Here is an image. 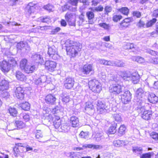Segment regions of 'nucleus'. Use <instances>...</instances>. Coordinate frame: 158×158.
I'll return each instance as SVG.
<instances>
[{"label": "nucleus", "instance_id": "f257e3e1", "mask_svg": "<svg viewBox=\"0 0 158 158\" xmlns=\"http://www.w3.org/2000/svg\"><path fill=\"white\" fill-rule=\"evenodd\" d=\"M65 44L67 54L73 57L75 56L81 50L79 44L76 42H73L72 41L68 40Z\"/></svg>", "mask_w": 158, "mask_h": 158}, {"label": "nucleus", "instance_id": "f03ea898", "mask_svg": "<svg viewBox=\"0 0 158 158\" xmlns=\"http://www.w3.org/2000/svg\"><path fill=\"white\" fill-rule=\"evenodd\" d=\"M109 82L112 84L109 87V92L114 94H118L122 92L121 86L118 84H114V82H117L118 80L115 76L113 75L109 80Z\"/></svg>", "mask_w": 158, "mask_h": 158}, {"label": "nucleus", "instance_id": "7ed1b4c3", "mask_svg": "<svg viewBox=\"0 0 158 158\" xmlns=\"http://www.w3.org/2000/svg\"><path fill=\"white\" fill-rule=\"evenodd\" d=\"M89 89L93 92L99 93L102 90V87L98 81L95 79L92 80L89 82Z\"/></svg>", "mask_w": 158, "mask_h": 158}, {"label": "nucleus", "instance_id": "20e7f679", "mask_svg": "<svg viewBox=\"0 0 158 158\" xmlns=\"http://www.w3.org/2000/svg\"><path fill=\"white\" fill-rule=\"evenodd\" d=\"M95 103L98 106V108L99 109L100 113L101 114L106 113L109 109V106L103 100H98L96 101Z\"/></svg>", "mask_w": 158, "mask_h": 158}, {"label": "nucleus", "instance_id": "39448f33", "mask_svg": "<svg viewBox=\"0 0 158 158\" xmlns=\"http://www.w3.org/2000/svg\"><path fill=\"white\" fill-rule=\"evenodd\" d=\"M146 94L144 90L141 88H138L136 91L134 98L135 102L140 103L141 102H143L142 99L144 97Z\"/></svg>", "mask_w": 158, "mask_h": 158}, {"label": "nucleus", "instance_id": "423d86ee", "mask_svg": "<svg viewBox=\"0 0 158 158\" xmlns=\"http://www.w3.org/2000/svg\"><path fill=\"white\" fill-rule=\"evenodd\" d=\"M75 80L74 78L68 77L65 78L64 81V87L67 89H71L74 86Z\"/></svg>", "mask_w": 158, "mask_h": 158}, {"label": "nucleus", "instance_id": "0eeeda50", "mask_svg": "<svg viewBox=\"0 0 158 158\" xmlns=\"http://www.w3.org/2000/svg\"><path fill=\"white\" fill-rule=\"evenodd\" d=\"M131 98V94L130 91L128 90H125L123 94H122V102L124 104H128L130 102Z\"/></svg>", "mask_w": 158, "mask_h": 158}, {"label": "nucleus", "instance_id": "6e6552de", "mask_svg": "<svg viewBox=\"0 0 158 158\" xmlns=\"http://www.w3.org/2000/svg\"><path fill=\"white\" fill-rule=\"evenodd\" d=\"M74 16V14L71 12H67L65 15L64 16L65 19L68 22L69 25L70 26H75V19Z\"/></svg>", "mask_w": 158, "mask_h": 158}, {"label": "nucleus", "instance_id": "1a4fd4ad", "mask_svg": "<svg viewBox=\"0 0 158 158\" xmlns=\"http://www.w3.org/2000/svg\"><path fill=\"white\" fill-rule=\"evenodd\" d=\"M48 54L50 58L54 60L57 59L58 57L56 49L54 46L48 47Z\"/></svg>", "mask_w": 158, "mask_h": 158}, {"label": "nucleus", "instance_id": "9d476101", "mask_svg": "<svg viewBox=\"0 0 158 158\" xmlns=\"http://www.w3.org/2000/svg\"><path fill=\"white\" fill-rule=\"evenodd\" d=\"M24 88L21 86L16 88L14 95L18 99L23 100L24 97Z\"/></svg>", "mask_w": 158, "mask_h": 158}, {"label": "nucleus", "instance_id": "9b49d317", "mask_svg": "<svg viewBox=\"0 0 158 158\" xmlns=\"http://www.w3.org/2000/svg\"><path fill=\"white\" fill-rule=\"evenodd\" d=\"M34 2H30L25 7V11L28 15H30L34 12L36 5V4Z\"/></svg>", "mask_w": 158, "mask_h": 158}, {"label": "nucleus", "instance_id": "f8f14e48", "mask_svg": "<svg viewBox=\"0 0 158 158\" xmlns=\"http://www.w3.org/2000/svg\"><path fill=\"white\" fill-rule=\"evenodd\" d=\"M94 68L91 64H88L84 65L82 69V72L83 74L88 75L92 74L94 72Z\"/></svg>", "mask_w": 158, "mask_h": 158}, {"label": "nucleus", "instance_id": "ddd939ff", "mask_svg": "<svg viewBox=\"0 0 158 158\" xmlns=\"http://www.w3.org/2000/svg\"><path fill=\"white\" fill-rule=\"evenodd\" d=\"M45 65L46 69L49 71L53 72L56 67V63L54 61L48 60L46 61Z\"/></svg>", "mask_w": 158, "mask_h": 158}, {"label": "nucleus", "instance_id": "4468645a", "mask_svg": "<svg viewBox=\"0 0 158 158\" xmlns=\"http://www.w3.org/2000/svg\"><path fill=\"white\" fill-rule=\"evenodd\" d=\"M31 58L32 61L35 63L42 64L44 62L43 57L38 53L33 54Z\"/></svg>", "mask_w": 158, "mask_h": 158}, {"label": "nucleus", "instance_id": "2eb2a0df", "mask_svg": "<svg viewBox=\"0 0 158 158\" xmlns=\"http://www.w3.org/2000/svg\"><path fill=\"white\" fill-rule=\"evenodd\" d=\"M56 98L54 95L48 94L45 97V101L48 104L54 105L56 103Z\"/></svg>", "mask_w": 158, "mask_h": 158}, {"label": "nucleus", "instance_id": "dca6fc26", "mask_svg": "<svg viewBox=\"0 0 158 158\" xmlns=\"http://www.w3.org/2000/svg\"><path fill=\"white\" fill-rule=\"evenodd\" d=\"M137 105L136 108V109L137 111L139 113H141V114L144 112L146 110V106L148 104L146 103L143 102H141L140 103L136 102Z\"/></svg>", "mask_w": 158, "mask_h": 158}, {"label": "nucleus", "instance_id": "f3484780", "mask_svg": "<svg viewBox=\"0 0 158 158\" xmlns=\"http://www.w3.org/2000/svg\"><path fill=\"white\" fill-rule=\"evenodd\" d=\"M1 69L4 73H8L10 69L11 65L7 61L3 60L0 63Z\"/></svg>", "mask_w": 158, "mask_h": 158}, {"label": "nucleus", "instance_id": "a211bd4d", "mask_svg": "<svg viewBox=\"0 0 158 158\" xmlns=\"http://www.w3.org/2000/svg\"><path fill=\"white\" fill-rule=\"evenodd\" d=\"M17 48L19 50L23 51H29L30 49V46L25 41H21L17 44Z\"/></svg>", "mask_w": 158, "mask_h": 158}, {"label": "nucleus", "instance_id": "6ab92c4d", "mask_svg": "<svg viewBox=\"0 0 158 158\" xmlns=\"http://www.w3.org/2000/svg\"><path fill=\"white\" fill-rule=\"evenodd\" d=\"M140 77L138 72H135L131 74L130 80L132 81L133 84H136L139 82Z\"/></svg>", "mask_w": 158, "mask_h": 158}, {"label": "nucleus", "instance_id": "aec40b11", "mask_svg": "<svg viewBox=\"0 0 158 158\" xmlns=\"http://www.w3.org/2000/svg\"><path fill=\"white\" fill-rule=\"evenodd\" d=\"M148 100L152 103H156L158 102V97L153 93H149L148 96Z\"/></svg>", "mask_w": 158, "mask_h": 158}, {"label": "nucleus", "instance_id": "412c9836", "mask_svg": "<svg viewBox=\"0 0 158 158\" xmlns=\"http://www.w3.org/2000/svg\"><path fill=\"white\" fill-rule=\"evenodd\" d=\"M9 82L5 79L2 80L0 82V90L3 91L9 88Z\"/></svg>", "mask_w": 158, "mask_h": 158}, {"label": "nucleus", "instance_id": "4be33fe9", "mask_svg": "<svg viewBox=\"0 0 158 158\" xmlns=\"http://www.w3.org/2000/svg\"><path fill=\"white\" fill-rule=\"evenodd\" d=\"M70 123L73 127H80L79 120L78 118L75 116H72L70 118Z\"/></svg>", "mask_w": 158, "mask_h": 158}, {"label": "nucleus", "instance_id": "5701e85b", "mask_svg": "<svg viewBox=\"0 0 158 158\" xmlns=\"http://www.w3.org/2000/svg\"><path fill=\"white\" fill-rule=\"evenodd\" d=\"M53 123L55 128L56 129H58L61 124V120L60 117L58 116H54Z\"/></svg>", "mask_w": 158, "mask_h": 158}, {"label": "nucleus", "instance_id": "b1692460", "mask_svg": "<svg viewBox=\"0 0 158 158\" xmlns=\"http://www.w3.org/2000/svg\"><path fill=\"white\" fill-rule=\"evenodd\" d=\"M86 15L89 20V23L92 24L94 23V15L93 12L91 11H88L86 13Z\"/></svg>", "mask_w": 158, "mask_h": 158}, {"label": "nucleus", "instance_id": "393cba45", "mask_svg": "<svg viewBox=\"0 0 158 158\" xmlns=\"http://www.w3.org/2000/svg\"><path fill=\"white\" fill-rule=\"evenodd\" d=\"M127 141L121 140H114L113 142V145L115 147H120L125 146L127 144Z\"/></svg>", "mask_w": 158, "mask_h": 158}, {"label": "nucleus", "instance_id": "a878e982", "mask_svg": "<svg viewBox=\"0 0 158 158\" xmlns=\"http://www.w3.org/2000/svg\"><path fill=\"white\" fill-rule=\"evenodd\" d=\"M152 116V112L148 110H146L144 112H143L141 114L142 118L145 120H148L151 118V117Z\"/></svg>", "mask_w": 158, "mask_h": 158}, {"label": "nucleus", "instance_id": "bb28decb", "mask_svg": "<svg viewBox=\"0 0 158 158\" xmlns=\"http://www.w3.org/2000/svg\"><path fill=\"white\" fill-rule=\"evenodd\" d=\"M120 75L124 80L127 81L130 80L131 77V74L129 72H127L125 71H121L119 72Z\"/></svg>", "mask_w": 158, "mask_h": 158}, {"label": "nucleus", "instance_id": "cd10ccee", "mask_svg": "<svg viewBox=\"0 0 158 158\" xmlns=\"http://www.w3.org/2000/svg\"><path fill=\"white\" fill-rule=\"evenodd\" d=\"M36 67L35 65H31L29 64L27 65L25 68L24 69L25 72L27 73H32L35 69Z\"/></svg>", "mask_w": 158, "mask_h": 158}, {"label": "nucleus", "instance_id": "c85d7f7f", "mask_svg": "<svg viewBox=\"0 0 158 158\" xmlns=\"http://www.w3.org/2000/svg\"><path fill=\"white\" fill-rule=\"evenodd\" d=\"M15 76L17 79L21 81H24L25 78V76L19 71H17L16 72Z\"/></svg>", "mask_w": 158, "mask_h": 158}, {"label": "nucleus", "instance_id": "c756f323", "mask_svg": "<svg viewBox=\"0 0 158 158\" xmlns=\"http://www.w3.org/2000/svg\"><path fill=\"white\" fill-rule=\"evenodd\" d=\"M117 125V123H115L112 125L107 130V133L109 134H113L115 133L116 131V128Z\"/></svg>", "mask_w": 158, "mask_h": 158}, {"label": "nucleus", "instance_id": "7c9ffc66", "mask_svg": "<svg viewBox=\"0 0 158 158\" xmlns=\"http://www.w3.org/2000/svg\"><path fill=\"white\" fill-rule=\"evenodd\" d=\"M8 111L11 116L13 117H16L17 116L18 111L15 108L10 107L8 109Z\"/></svg>", "mask_w": 158, "mask_h": 158}, {"label": "nucleus", "instance_id": "2f4dec72", "mask_svg": "<svg viewBox=\"0 0 158 158\" xmlns=\"http://www.w3.org/2000/svg\"><path fill=\"white\" fill-rule=\"evenodd\" d=\"M126 129V127L124 125H121L118 130V135L121 136L124 135L125 133Z\"/></svg>", "mask_w": 158, "mask_h": 158}, {"label": "nucleus", "instance_id": "473e14b6", "mask_svg": "<svg viewBox=\"0 0 158 158\" xmlns=\"http://www.w3.org/2000/svg\"><path fill=\"white\" fill-rule=\"evenodd\" d=\"M28 65L27 60L26 59H22L20 62V66L22 70H23L27 65Z\"/></svg>", "mask_w": 158, "mask_h": 158}, {"label": "nucleus", "instance_id": "72a5a7b5", "mask_svg": "<svg viewBox=\"0 0 158 158\" xmlns=\"http://www.w3.org/2000/svg\"><path fill=\"white\" fill-rule=\"evenodd\" d=\"M15 124L19 129L25 127V124L22 121H15Z\"/></svg>", "mask_w": 158, "mask_h": 158}, {"label": "nucleus", "instance_id": "f704fd0d", "mask_svg": "<svg viewBox=\"0 0 158 158\" xmlns=\"http://www.w3.org/2000/svg\"><path fill=\"white\" fill-rule=\"evenodd\" d=\"M44 8L50 12L53 11L54 10V6L51 4H48L44 6Z\"/></svg>", "mask_w": 158, "mask_h": 158}, {"label": "nucleus", "instance_id": "c9c22d12", "mask_svg": "<svg viewBox=\"0 0 158 158\" xmlns=\"http://www.w3.org/2000/svg\"><path fill=\"white\" fill-rule=\"evenodd\" d=\"M132 59L133 60L137 61L139 63H142L144 62V59L140 56H133L132 57Z\"/></svg>", "mask_w": 158, "mask_h": 158}, {"label": "nucleus", "instance_id": "e433bc0d", "mask_svg": "<svg viewBox=\"0 0 158 158\" xmlns=\"http://www.w3.org/2000/svg\"><path fill=\"white\" fill-rule=\"evenodd\" d=\"M21 107L25 110L28 111L30 108V104L27 102L23 103L21 105Z\"/></svg>", "mask_w": 158, "mask_h": 158}, {"label": "nucleus", "instance_id": "4c0bfd02", "mask_svg": "<svg viewBox=\"0 0 158 158\" xmlns=\"http://www.w3.org/2000/svg\"><path fill=\"white\" fill-rule=\"evenodd\" d=\"M61 128L62 130V131L66 132H67L70 129V127L67 123H65L62 125Z\"/></svg>", "mask_w": 158, "mask_h": 158}, {"label": "nucleus", "instance_id": "58836bf2", "mask_svg": "<svg viewBox=\"0 0 158 158\" xmlns=\"http://www.w3.org/2000/svg\"><path fill=\"white\" fill-rule=\"evenodd\" d=\"M94 109V107L92 104L89 102L86 103V105L85 108V110L89 111H92Z\"/></svg>", "mask_w": 158, "mask_h": 158}, {"label": "nucleus", "instance_id": "ea45409f", "mask_svg": "<svg viewBox=\"0 0 158 158\" xmlns=\"http://www.w3.org/2000/svg\"><path fill=\"white\" fill-rule=\"evenodd\" d=\"M153 154V152H149L143 153L140 156V158H151Z\"/></svg>", "mask_w": 158, "mask_h": 158}, {"label": "nucleus", "instance_id": "a19ab883", "mask_svg": "<svg viewBox=\"0 0 158 158\" xmlns=\"http://www.w3.org/2000/svg\"><path fill=\"white\" fill-rule=\"evenodd\" d=\"M119 11L125 15H127L129 12V10L127 7H123L119 9Z\"/></svg>", "mask_w": 158, "mask_h": 158}, {"label": "nucleus", "instance_id": "79ce46f5", "mask_svg": "<svg viewBox=\"0 0 158 158\" xmlns=\"http://www.w3.org/2000/svg\"><path fill=\"white\" fill-rule=\"evenodd\" d=\"M129 25L126 23L125 21L123 20L121 23H120V25L119 26V28L121 29H124L127 27Z\"/></svg>", "mask_w": 158, "mask_h": 158}, {"label": "nucleus", "instance_id": "37998d69", "mask_svg": "<svg viewBox=\"0 0 158 158\" xmlns=\"http://www.w3.org/2000/svg\"><path fill=\"white\" fill-rule=\"evenodd\" d=\"M113 118L117 122H120L122 121L121 116L119 114L115 113L113 115Z\"/></svg>", "mask_w": 158, "mask_h": 158}, {"label": "nucleus", "instance_id": "c03bdc74", "mask_svg": "<svg viewBox=\"0 0 158 158\" xmlns=\"http://www.w3.org/2000/svg\"><path fill=\"white\" fill-rule=\"evenodd\" d=\"M125 66V63L119 60H115V66L119 67H123Z\"/></svg>", "mask_w": 158, "mask_h": 158}, {"label": "nucleus", "instance_id": "a18cd8bd", "mask_svg": "<svg viewBox=\"0 0 158 158\" xmlns=\"http://www.w3.org/2000/svg\"><path fill=\"white\" fill-rule=\"evenodd\" d=\"M8 62L12 66H15L17 64L16 61L13 58H10L8 60Z\"/></svg>", "mask_w": 158, "mask_h": 158}, {"label": "nucleus", "instance_id": "49530a36", "mask_svg": "<svg viewBox=\"0 0 158 158\" xmlns=\"http://www.w3.org/2000/svg\"><path fill=\"white\" fill-rule=\"evenodd\" d=\"M100 27L104 28L105 29L109 30L110 28L109 24H106V23H100L99 24Z\"/></svg>", "mask_w": 158, "mask_h": 158}, {"label": "nucleus", "instance_id": "de8ad7c7", "mask_svg": "<svg viewBox=\"0 0 158 158\" xmlns=\"http://www.w3.org/2000/svg\"><path fill=\"white\" fill-rule=\"evenodd\" d=\"M79 136L82 138L87 139L89 137L88 132H84L81 131L79 134Z\"/></svg>", "mask_w": 158, "mask_h": 158}, {"label": "nucleus", "instance_id": "09e8293b", "mask_svg": "<svg viewBox=\"0 0 158 158\" xmlns=\"http://www.w3.org/2000/svg\"><path fill=\"white\" fill-rule=\"evenodd\" d=\"M41 80V81L43 84L47 83L48 84L49 83L48 81L47 80V77L46 75H42L40 76L39 77Z\"/></svg>", "mask_w": 158, "mask_h": 158}, {"label": "nucleus", "instance_id": "8fccbe9b", "mask_svg": "<svg viewBox=\"0 0 158 158\" xmlns=\"http://www.w3.org/2000/svg\"><path fill=\"white\" fill-rule=\"evenodd\" d=\"M36 132L35 134V137L36 139H40L43 137V135L41 132L40 130H36Z\"/></svg>", "mask_w": 158, "mask_h": 158}, {"label": "nucleus", "instance_id": "3c124183", "mask_svg": "<svg viewBox=\"0 0 158 158\" xmlns=\"http://www.w3.org/2000/svg\"><path fill=\"white\" fill-rule=\"evenodd\" d=\"M156 21V19L155 18H153L152 20H150L146 23V26L147 27H149L152 26Z\"/></svg>", "mask_w": 158, "mask_h": 158}, {"label": "nucleus", "instance_id": "603ef678", "mask_svg": "<svg viewBox=\"0 0 158 158\" xmlns=\"http://www.w3.org/2000/svg\"><path fill=\"white\" fill-rule=\"evenodd\" d=\"M95 138V140L97 142H99L103 138L102 135V133H97L96 135Z\"/></svg>", "mask_w": 158, "mask_h": 158}, {"label": "nucleus", "instance_id": "864d4df0", "mask_svg": "<svg viewBox=\"0 0 158 158\" xmlns=\"http://www.w3.org/2000/svg\"><path fill=\"white\" fill-rule=\"evenodd\" d=\"M14 155L15 157H17L18 155L20 153L19 148L17 146H15L14 148Z\"/></svg>", "mask_w": 158, "mask_h": 158}, {"label": "nucleus", "instance_id": "5fc2aeb1", "mask_svg": "<svg viewBox=\"0 0 158 158\" xmlns=\"http://www.w3.org/2000/svg\"><path fill=\"white\" fill-rule=\"evenodd\" d=\"M122 18V16L119 15H115L113 16V21L115 22L120 20Z\"/></svg>", "mask_w": 158, "mask_h": 158}, {"label": "nucleus", "instance_id": "6e6d98bb", "mask_svg": "<svg viewBox=\"0 0 158 158\" xmlns=\"http://www.w3.org/2000/svg\"><path fill=\"white\" fill-rule=\"evenodd\" d=\"M112 10V7L109 6H106L104 8L105 14H108V13L111 12Z\"/></svg>", "mask_w": 158, "mask_h": 158}, {"label": "nucleus", "instance_id": "4d7b16f0", "mask_svg": "<svg viewBox=\"0 0 158 158\" xmlns=\"http://www.w3.org/2000/svg\"><path fill=\"white\" fill-rule=\"evenodd\" d=\"M60 107L58 106H56L54 108L52 109V112L53 114H56L60 112Z\"/></svg>", "mask_w": 158, "mask_h": 158}, {"label": "nucleus", "instance_id": "13d9d810", "mask_svg": "<svg viewBox=\"0 0 158 158\" xmlns=\"http://www.w3.org/2000/svg\"><path fill=\"white\" fill-rule=\"evenodd\" d=\"M61 29L59 27H57L55 29H53L51 31V35H55L60 31Z\"/></svg>", "mask_w": 158, "mask_h": 158}, {"label": "nucleus", "instance_id": "bf43d9fd", "mask_svg": "<svg viewBox=\"0 0 158 158\" xmlns=\"http://www.w3.org/2000/svg\"><path fill=\"white\" fill-rule=\"evenodd\" d=\"M20 115L22 116L23 119L26 122L28 121L30 119L29 115L27 114H21Z\"/></svg>", "mask_w": 158, "mask_h": 158}, {"label": "nucleus", "instance_id": "052dcab7", "mask_svg": "<svg viewBox=\"0 0 158 158\" xmlns=\"http://www.w3.org/2000/svg\"><path fill=\"white\" fill-rule=\"evenodd\" d=\"M146 52L154 56H156L157 53V52H156L151 50L150 49H148L147 50Z\"/></svg>", "mask_w": 158, "mask_h": 158}, {"label": "nucleus", "instance_id": "680f3d73", "mask_svg": "<svg viewBox=\"0 0 158 158\" xmlns=\"http://www.w3.org/2000/svg\"><path fill=\"white\" fill-rule=\"evenodd\" d=\"M151 136L153 139L155 140L158 139V134L154 132H152L151 134Z\"/></svg>", "mask_w": 158, "mask_h": 158}, {"label": "nucleus", "instance_id": "e2e57ef3", "mask_svg": "<svg viewBox=\"0 0 158 158\" xmlns=\"http://www.w3.org/2000/svg\"><path fill=\"white\" fill-rule=\"evenodd\" d=\"M133 15L137 18H139L141 16V13L139 11H135L133 12Z\"/></svg>", "mask_w": 158, "mask_h": 158}, {"label": "nucleus", "instance_id": "0e129e2a", "mask_svg": "<svg viewBox=\"0 0 158 158\" xmlns=\"http://www.w3.org/2000/svg\"><path fill=\"white\" fill-rule=\"evenodd\" d=\"M63 102L65 103L68 102L69 101V97L68 95H63L62 97Z\"/></svg>", "mask_w": 158, "mask_h": 158}, {"label": "nucleus", "instance_id": "69168bd1", "mask_svg": "<svg viewBox=\"0 0 158 158\" xmlns=\"http://www.w3.org/2000/svg\"><path fill=\"white\" fill-rule=\"evenodd\" d=\"M99 61L100 63L101 64L108 65L109 61H107L104 59H100L99 60Z\"/></svg>", "mask_w": 158, "mask_h": 158}, {"label": "nucleus", "instance_id": "338daca9", "mask_svg": "<svg viewBox=\"0 0 158 158\" xmlns=\"http://www.w3.org/2000/svg\"><path fill=\"white\" fill-rule=\"evenodd\" d=\"M142 148L136 147H133L132 149L133 151L135 153H136L137 152H140L142 151Z\"/></svg>", "mask_w": 158, "mask_h": 158}, {"label": "nucleus", "instance_id": "774afa93", "mask_svg": "<svg viewBox=\"0 0 158 158\" xmlns=\"http://www.w3.org/2000/svg\"><path fill=\"white\" fill-rule=\"evenodd\" d=\"M78 1L79 0H69V3L72 5L77 6Z\"/></svg>", "mask_w": 158, "mask_h": 158}]
</instances>
